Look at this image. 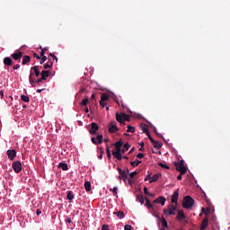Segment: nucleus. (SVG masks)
I'll use <instances>...</instances> for the list:
<instances>
[{"mask_svg": "<svg viewBox=\"0 0 230 230\" xmlns=\"http://www.w3.org/2000/svg\"><path fill=\"white\" fill-rule=\"evenodd\" d=\"M144 193H145V195H148L149 197H154V194H150L148 192V188H146V187L144 188Z\"/></svg>", "mask_w": 230, "mask_h": 230, "instance_id": "nucleus-42", "label": "nucleus"}, {"mask_svg": "<svg viewBox=\"0 0 230 230\" xmlns=\"http://www.w3.org/2000/svg\"><path fill=\"white\" fill-rule=\"evenodd\" d=\"M100 129V126H98L97 123L92 122L91 123V128H89V133L91 136H96V132Z\"/></svg>", "mask_w": 230, "mask_h": 230, "instance_id": "nucleus-6", "label": "nucleus"}, {"mask_svg": "<svg viewBox=\"0 0 230 230\" xmlns=\"http://www.w3.org/2000/svg\"><path fill=\"white\" fill-rule=\"evenodd\" d=\"M174 166L177 172H180L181 175H184L188 169L184 166V160H181L180 163H174Z\"/></svg>", "mask_w": 230, "mask_h": 230, "instance_id": "nucleus-3", "label": "nucleus"}, {"mask_svg": "<svg viewBox=\"0 0 230 230\" xmlns=\"http://www.w3.org/2000/svg\"><path fill=\"white\" fill-rule=\"evenodd\" d=\"M116 119L119 123H120V125H125V120L123 119V113L122 114L116 113Z\"/></svg>", "mask_w": 230, "mask_h": 230, "instance_id": "nucleus-18", "label": "nucleus"}, {"mask_svg": "<svg viewBox=\"0 0 230 230\" xmlns=\"http://www.w3.org/2000/svg\"><path fill=\"white\" fill-rule=\"evenodd\" d=\"M42 91H44V88H43V89H38V90L36 91V93H41Z\"/></svg>", "mask_w": 230, "mask_h": 230, "instance_id": "nucleus-64", "label": "nucleus"}, {"mask_svg": "<svg viewBox=\"0 0 230 230\" xmlns=\"http://www.w3.org/2000/svg\"><path fill=\"white\" fill-rule=\"evenodd\" d=\"M99 159H103V152H102L99 156H98Z\"/></svg>", "mask_w": 230, "mask_h": 230, "instance_id": "nucleus-59", "label": "nucleus"}, {"mask_svg": "<svg viewBox=\"0 0 230 230\" xmlns=\"http://www.w3.org/2000/svg\"><path fill=\"white\" fill-rule=\"evenodd\" d=\"M87 103H89V99L88 98H85L84 99L82 102H81V105L83 107H87Z\"/></svg>", "mask_w": 230, "mask_h": 230, "instance_id": "nucleus-39", "label": "nucleus"}, {"mask_svg": "<svg viewBox=\"0 0 230 230\" xmlns=\"http://www.w3.org/2000/svg\"><path fill=\"white\" fill-rule=\"evenodd\" d=\"M119 129L118 128L116 121H111L109 124V132L110 134H114L118 132Z\"/></svg>", "mask_w": 230, "mask_h": 230, "instance_id": "nucleus-8", "label": "nucleus"}, {"mask_svg": "<svg viewBox=\"0 0 230 230\" xmlns=\"http://www.w3.org/2000/svg\"><path fill=\"white\" fill-rule=\"evenodd\" d=\"M130 164L133 166V168H136V166H139V164H141V161L136 160L134 162H130Z\"/></svg>", "mask_w": 230, "mask_h": 230, "instance_id": "nucleus-34", "label": "nucleus"}, {"mask_svg": "<svg viewBox=\"0 0 230 230\" xmlns=\"http://www.w3.org/2000/svg\"><path fill=\"white\" fill-rule=\"evenodd\" d=\"M194 204L195 199H193V198H191L190 196H185L183 198L182 208H184V209H190L193 207Z\"/></svg>", "mask_w": 230, "mask_h": 230, "instance_id": "nucleus-2", "label": "nucleus"}, {"mask_svg": "<svg viewBox=\"0 0 230 230\" xmlns=\"http://www.w3.org/2000/svg\"><path fill=\"white\" fill-rule=\"evenodd\" d=\"M137 199L138 200V202H140V204H145V198L143 197V195H137Z\"/></svg>", "mask_w": 230, "mask_h": 230, "instance_id": "nucleus-37", "label": "nucleus"}, {"mask_svg": "<svg viewBox=\"0 0 230 230\" xmlns=\"http://www.w3.org/2000/svg\"><path fill=\"white\" fill-rule=\"evenodd\" d=\"M95 141H97L98 145H102L103 143V135H97Z\"/></svg>", "mask_w": 230, "mask_h": 230, "instance_id": "nucleus-29", "label": "nucleus"}, {"mask_svg": "<svg viewBox=\"0 0 230 230\" xmlns=\"http://www.w3.org/2000/svg\"><path fill=\"white\" fill-rule=\"evenodd\" d=\"M127 132H131L132 134H134V132H136V128H134V127L128 125V126Z\"/></svg>", "mask_w": 230, "mask_h": 230, "instance_id": "nucleus-38", "label": "nucleus"}, {"mask_svg": "<svg viewBox=\"0 0 230 230\" xmlns=\"http://www.w3.org/2000/svg\"><path fill=\"white\" fill-rule=\"evenodd\" d=\"M34 72V73H33ZM31 73H33V76H40V69L39 68V66H34L31 68Z\"/></svg>", "mask_w": 230, "mask_h": 230, "instance_id": "nucleus-12", "label": "nucleus"}, {"mask_svg": "<svg viewBox=\"0 0 230 230\" xmlns=\"http://www.w3.org/2000/svg\"><path fill=\"white\" fill-rule=\"evenodd\" d=\"M158 219L162 224L163 229L164 230L168 229V221H166V218L158 217Z\"/></svg>", "mask_w": 230, "mask_h": 230, "instance_id": "nucleus-15", "label": "nucleus"}, {"mask_svg": "<svg viewBox=\"0 0 230 230\" xmlns=\"http://www.w3.org/2000/svg\"><path fill=\"white\" fill-rule=\"evenodd\" d=\"M114 146L116 148V151L114 152H121V146H123V142L119 140L114 144Z\"/></svg>", "mask_w": 230, "mask_h": 230, "instance_id": "nucleus-19", "label": "nucleus"}, {"mask_svg": "<svg viewBox=\"0 0 230 230\" xmlns=\"http://www.w3.org/2000/svg\"><path fill=\"white\" fill-rule=\"evenodd\" d=\"M48 50V48H43L41 49V51H40V57H44V55L46 54V51Z\"/></svg>", "mask_w": 230, "mask_h": 230, "instance_id": "nucleus-46", "label": "nucleus"}, {"mask_svg": "<svg viewBox=\"0 0 230 230\" xmlns=\"http://www.w3.org/2000/svg\"><path fill=\"white\" fill-rule=\"evenodd\" d=\"M155 133L156 134V136L158 137H163V135L161 133L157 132V129H155Z\"/></svg>", "mask_w": 230, "mask_h": 230, "instance_id": "nucleus-57", "label": "nucleus"}, {"mask_svg": "<svg viewBox=\"0 0 230 230\" xmlns=\"http://www.w3.org/2000/svg\"><path fill=\"white\" fill-rule=\"evenodd\" d=\"M158 164L161 166V168H165V170H170V166H168L163 163H159Z\"/></svg>", "mask_w": 230, "mask_h": 230, "instance_id": "nucleus-43", "label": "nucleus"}, {"mask_svg": "<svg viewBox=\"0 0 230 230\" xmlns=\"http://www.w3.org/2000/svg\"><path fill=\"white\" fill-rule=\"evenodd\" d=\"M41 80H47V78L49 76V71L43 70L40 72Z\"/></svg>", "mask_w": 230, "mask_h": 230, "instance_id": "nucleus-20", "label": "nucleus"}, {"mask_svg": "<svg viewBox=\"0 0 230 230\" xmlns=\"http://www.w3.org/2000/svg\"><path fill=\"white\" fill-rule=\"evenodd\" d=\"M148 139L151 141L152 145L155 142V140L154 139V137H152V136H150V133L147 134Z\"/></svg>", "mask_w": 230, "mask_h": 230, "instance_id": "nucleus-48", "label": "nucleus"}, {"mask_svg": "<svg viewBox=\"0 0 230 230\" xmlns=\"http://www.w3.org/2000/svg\"><path fill=\"white\" fill-rule=\"evenodd\" d=\"M201 211H202V213H203L204 215H207V213L209 212V210H208V208H201Z\"/></svg>", "mask_w": 230, "mask_h": 230, "instance_id": "nucleus-52", "label": "nucleus"}, {"mask_svg": "<svg viewBox=\"0 0 230 230\" xmlns=\"http://www.w3.org/2000/svg\"><path fill=\"white\" fill-rule=\"evenodd\" d=\"M208 224H209V221L208 218L203 219V221L201 223V230L206 229V227H208Z\"/></svg>", "mask_w": 230, "mask_h": 230, "instance_id": "nucleus-24", "label": "nucleus"}, {"mask_svg": "<svg viewBox=\"0 0 230 230\" xmlns=\"http://www.w3.org/2000/svg\"><path fill=\"white\" fill-rule=\"evenodd\" d=\"M176 218L180 222H181V220H184V218H186V215H184V210H179Z\"/></svg>", "mask_w": 230, "mask_h": 230, "instance_id": "nucleus-14", "label": "nucleus"}, {"mask_svg": "<svg viewBox=\"0 0 230 230\" xmlns=\"http://www.w3.org/2000/svg\"><path fill=\"white\" fill-rule=\"evenodd\" d=\"M51 67H53V62L49 60V62L44 65V69H51Z\"/></svg>", "mask_w": 230, "mask_h": 230, "instance_id": "nucleus-31", "label": "nucleus"}, {"mask_svg": "<svg viewBox=\"0 0 230 230\" xmlns=\"http://www.w3.org/2000/svg\"><path fill=\"white\" fill-rule=\"evenodd\" d=\"M84 189H85V191H91V181L84 182Z\"/></svg>", "mask_w": 230, "mask_h": 230, "instance_id": "nucleus-32", "label": "nucleus"}, {"mask_svg": "<svg viewBox=\"0 0 230 230\" xmlns=\"http://www.w3.org/2000/svg\"><path fill=\"white\" fill-rule=\"evenodd\" d=\"M4 66H7L10 67V66L13 65V61L12 60V58L7 57V58H4Z\"/></svg>", "mask_w": 230, "mask_h": 230, "instance_id": "nucleus-17", "label": "nucleus"}, {"mask_svg": "<svg viewBox=\"0 0 230 230\" xmlns=\"http://www.w3.org/2000/svg\"><path fill=\"white\" fill-rule=\"evenodd\" d=\"M6 155H8V159H10V161H13V159H15L17 155V151H15L14 149H9L7 150Z\"/></svg>", "mask_w": 230, "mask_h": 230, "instance_id": "nucleus-10", "label": "nucleus"}, {"mask_svg": "<svg viewBox=\"0 0 230 230\" xmlns=\"http://www.w3.org/2000/svg\"><path fill=\"white\" fill-rule=\"evenodd\" d=\"M140 128H141L143 133H144V134H146V136H147V134H150V132L148 131V125H146V124H141V125H140Z\"/></svg>", "mask_w": 230, "mask_h": 230, "instance_id": "nucleus-22", "label": "nucleus"}, {"mask_svg": "<svg viewBox=\"0 0 230 230\" xmlns=\"http://www.w3.org/2000/svg\"><path fill=\"white\" fill-rule=\"evenodd\" d=\"M137 157L138 159H143V158L145 157V155H144L143 153H138L137 155Z\"/></svg>", "mask_w": 230, "mask_h": 230, "instance_id": "nucleus-50", "label": "nucleus"}, {"mask_svg": "<svg viewBox=\"0 0 230 230\" xmlns=\"http://www.w3.org/2000/svg\"><path fill=\"white\" fill-rule=\"evenodd\" d=\"M66 199H67V200H69L70 202H73V199H75V194L73 193L72 190H68V191H67Z\"/></svg>", "mask_w": 230, "mask_h": 230, "instance_id": "nucleus-21", "label": "nucleus"}, {"mask_svg": "<svg viewBox=\"0 0 230 230\" xmlns=\"http://www.w3.org/2000/svg\"><path fill=\"white\" fill-rule=\"evenodd\" d=\"M146 208H147V209H154V205H152L148 198H146Z\"/></svg>", "mask_w": 230, "mask_h": 230, "instance_id": "nucleus-26", "label": "nucleus"}, {"mask_svg": "<svg viewBox=\"0 0 230 230\" xmlns=\"http://www.w3.org/2000/svg\"><path fill=\"white\" fill-rule=\"evenodd\" d=\"M13 170L15 172V173H21V172H22V164H21V162H13Z\"/></svg>", "mask_w": 230, "mask_h": 230, "instance_id": "nucleus-7", "label": "nucleus"}, {"mask_svg": "<svg viewBox=\"0 0 230 230\" xmlns=\"http://www.w3.org/2000/svg\"><path fill=\"white\" fill-rule=\"evenodd\" d=\"M112 192L114 193V197H118V187H114Z\"/></svg>", "mask_w": 230, "mask_h": 230, "instance_id": "nucleus-47", "label": "nucleus"}, {"mask_svg": "<svg viewBox=\"0 0 230 230\" xmlns=\"http://www.w3.org/2000/svg\"><path fill=\"white\" fill-rule=\"evenodd\" d=\"M44 79H42V77H40V79L35 81V78H33V72L30 73L29 75V82L31 85V87H35V84H37L38 85H40V83L43 81Z\"/></svg>", "mask_w": 230, "mask_h": 230, "instance_id": "nucleus-4", "label": "nucleus"}, {"mask_svg": "<svg viewBox=\"0 0 230 230\" xmlns=\"http://www.w3.org/2000/svg\"><path fill=\"white\" fill-rule=\"evenodd\" d=\"M99 103L102 109L106 107V111H109V106H107V102L100 101Z\"/></svg>", "mask_w": 230, "mask_h": 230, "instance_id": "nucleus-40", "label": "nucleus"}, {"mask_svg": "<svg viewBox=\"0 0 230 230\" xmlns=\"http://www.w3.org/2000/svg\"><path fill=\"white\" fill-rule=\"evenodd\" d=\"M91 141H92V143H93V145H98V141H96V137H93L91 138Z\"/></svg>", "mask_w": 230, "mask_h": 230, "instance_id": "nucleus-53", "label": "nucleus"}, {"mask_svg": "<svg viewBox=\"0 0 230 230\" xmlns=\"http://www.w3.org/2000/svg\"><path fill=\"white\" fill-rule=\"evenodd\" d=\"M19 67H21V65L17 64L13 66V69L15 71V70L19 69Z\"/></svg>", "mask_w": 230, "mask_h": 230, "instance_id": "nucleus-56", "label": "nucleus"}, {"mask_svg": "<svg viewBox=\"0 0 230 230\" xmlns=\"http://www.w3.org/2000/svg\"><path fill=\"white\" fill-rule=\"evenodd\" d=\"M114 215H117L119 218H125V214L123 211L114 212Z\"/></svg>", "mask_w": 230, "mask_h": 230, "instance_id": "nucleus-36", "label": "nucleus"}, {"mask_svg": "<svg viewBox=\"0 0 230 230\" xmlns=\"http://www.w3.org/2000/svg\"><path fill=\"white\" fill-rule=\"evenodd\" d=\"M11 57L13 60H16V62H21V58H22V52L21 50H18L12 54Z\"/></svg>", "mask_w": 230, "mask_h": 230, "instance_id": "nucleus-9", "label": "nucleus"}, {"mask_svg": "<svg viewBox=\"0 0 230 230\" xmlns=\"http://www.w3.org/2000/svg\"><path fill=\"white\" fill-rule=\"evenodd\" d=\"M21 100L22 102H25V103H28V102H30V97H28L27 95L22 94Z\"/></svg>", "mask_w": 230, "mask_h": 230, "instance_id": "nucleus-35", "label": "nucleus"}, {"mask_svg": "<svg viewBox=\"0 0 230 230\" xmlns=\"http://www.w3.org/2000/svg\"><path fill=\"white\" fill-rule=\"evenodd\" d=\"M182 175L183 174H181V172H180V175L177 176L178 181H182Z\"/></svg>", "mask_w": 230, "mask_h": 230, "instance_id": "nucleus-58", "label": "nucleus"}, {"mask_svg": "<svg viewBox=\"0 0 230 230\" xmlns=\"http://www.w3.org/2000/svg\"><path fill=\"white\" fill-rule=\"evenodd\" d=\"M136 175H137V172H133L129 174L130 179H134V177H136Z\"/></svg>", "mask_w": 230, "mask_h": 230, "instance_id": "nucleus-49", "label": "nucleus"}, {"mask_svg": "<svg viewBox=\"0 0 230 230\" xmlns=\"http://www.w3.org/2000/svg\"><path fill=\"white\" fill-rule=\"evenodd\" d=\"M122 151L120 152H114L112 151V155H114L115 159H118V161H121L123 159V155Z\"/></svg>", "mask_w": 230, "mask_h": 230, "instance_id": "nucleus-16", "label": "nucleus"}, {"mask_svg": "<svg viewBox=\"0 0 230 230\" xmlns=\"http://www.w3.org/2000/svg\"><path fill=\"white\" fill-rule=\"evenodd\" d=\"M175 211H177V207L173 205H169L166 209H164V215H175Z\"/></svg>", "mask_w": 230, "mask_h": 230, "instance_id": "nucleus-5", "label": "nucleus"}, {"mask_svg": "<svg viewBox=\"0 0 230 230\" xmlns=\"http://www.w3.org/2000/svg\"><path fill=\"white\" fill-rule=\"evenodd\" d=\"M40 213H41L40 209H37L36 215H40Z\"/></svg>", "mask_w": 230, "mask_h": 230, "instance_id": "nucleus-63", "label": "nucleus"}, {"mask_svg": "<svg viewBox=\"0 0 230 230\" xmlns=\"http://www.w3.org/2000/svg\"><path fill=\"white\" fill-rule=\"evenodd\" d=\"M159 177H161V174H159V173L153 175L149 182L150 183L157 182V181L159 180Z\"/></svg>", "mask_w": 230, "mask_h": 230, "instance_id": "nucleus-25", "label": "nucleus"}, {"mask_svg": "<svg viewBox=\"0 0 230 230\" xmlns=\"http://www.w3.org/2000/svg\"><path fill=\"white\" fill-rule=\"evenodd\" d=\"M30 60H31V58H30V56H23L22 62V66H26V64H28Z\"/></svg>", "mask_w": 230, "mask_h": 230, "instance_id": "nucleus-28", "label": "nucleus"}, {"mask_svg": "<svg viewBox=\"0 0 230 230\" xmlns=\"http://www.w3.org/2000/svg\"><path fill=\"white\" fill-rule=\"evenodd\" d=\"M106 154H107L108 159H111V149H109V146L106 148Z\"/></svg>", "mask_w": 230, "mask_h": 230, "instance_id": "nucleus-45", "label": "nucleus"}, {"mask_svg": "<svg viewBox=\"0 0 230 230\" xmlns=\"http://www.w3.org/2000/svg\"><path fill=\"white\" fill-rule=\"evenodd\" d=\"M128 148H130V145H128V143L124 144L123 149L121 150L122 154H125V152H128Z\"/></svg>", "mask_w": 230, "mask_h": 230, "instance_id": "nucleus-33", "label": "nucleus"}, {"mask_svg": "<svg viewBox=\"0 0 230 230\" xmlns=\"http://www.w3.org/2000/svg\"><path fill=\"white\" fill-rule=\"evenodd\" d=\"M58 168H61L63 172H67V170H69V167L66 163H59Z\"/></svg>", "mask_w": 230, "mask_h": 230, "instance_id": "nucleus-23", "label": "nucleus"}, {"mask_svg": "<svg viewBox=\"0 0 230 230\" xmlns=\"http://www.w3.org/2000/svg\"><path fill=\"white\" fill-rule=\"evenodd\" d=\"M33 57H34V58H37V60H40V56H39V54H37V53H33Z\"/></svg>", "mask_w": 230, "mask_h": 230, "instance_id": "nucleus-55", "label": "nucleus"}, {"mask_svg": "<svg viewBox=\"0 0 230 230\" xmlns=\"http://www.w3.org/2000/svg\"><path fill=\"white\" fill-rule=\"evenodd\" d=\"M118 172L119 175L118 176V179L119 181H124V182L128 183L129 186H132L134 184V181L127 176V171L122 170L121 168L118 167Z\"/></svg>", "mask_w": 230, "mask_h": 230, "instance_id": "nucleus-1", "label": "nucleus"}, {"mask_svg": "<svg viewBox=\"0 0 230 230\" xmlns=\"http://www.w3.org/2000/svg\"><path fill=\"white\" fill-rule=\"evenodd\" d=\"M122 116H123V120L124 121H130V116H128L126 113H122Z\"/></svg>", "mask_w": 230, "mask_h": 230, "instance_id": "nucleus-41", "label": "nucleus"}, {"mask_svg": "<svg viewBox=\"0 0 230 230\" xmlns=\"http://www.w3.org/2000/svg\"><path fill=\"white\" fill-rule=\"evenodd\" d=\"M102 230H111V229L109 228V226H107V225H102Z\"/></svg>", "mask_w": 230, "mask_h": 230, "instance_id": "nucleus-54", "label": "nucleus"}, {"mask_svg": "<svg viewBox=\"0 0 230 230\" xmlns=\"http://www.w3.org/2000/svg\"><path fill=\"white\" fill-rule=\"evenodd\" d=\"M124 230H132V226H130V225H126V226H124Z\"/></svg>", "mask_w": 230, "mask_h": 230, "instance_id": "nucleus-51", "label": "nucleus"}, {"mask_svg": "<svg viewBox=\"0 0 230 230\" xmlns=\"http://www.w3.org/2000/svg\"><path fill=\"white\" fill-rule=\"evenodd\" d=\"M0 96H1V98L4 97V93L3 92V90L0 91Z\"/></svg>", "mask_w": 230, "mask_h": 230, "instance_id": "nucleus-60", "label": "nucleus"}, {"mask_svg": "<svg viewBox=\"0 0 230 230\" xmlns=\"http://www.w3.org/2000/svg\"><path fill=\"white\" fill-rule=\"evenodd\" d=\"M150 179H152V177H150V175H148V176H146V178H145V181H150Z\"/></svg>", "mask_w": 230, "mask_h": 230, "instance_id": "nucleus-62", "label": "nucleus"}, {"mask_svg": "<svg viewBox=\"0 0 230 230\" xmlns=\"http://www.w3.org/2000/svg\"><path fill=\"white\" fill-rule=\"evenodd\" d=\"M100 102H109V94L108 93H102Z\"/></svg>", "mask_w": 230, "mask_h": 230, "instance_id": "nucleus-27", "label": "nucleus"}, {"mask_svg": "<svg viewBox=\"0 0 230 230\" xmlns=\"http://www.w3.org/2000/svg\"><path fill=\"white\" fill-rule=\"evenodd\" d=\"M154 204H161V206H164L166 204V199L163 196L158 197L156 199H155Z\"/></svg>", "mask_w": 230, "mask_h": 230, "instance_id": "nucleus-11", "label": "nucleus"}, {"mask_svg": "<svg viewBox=\"0 0 230 230\" xmlns=\"http://www.w3.org/2000/svg\"><path fill=\"white\" fill-rule=\"evenodd\" d=\"M177 200H179V190H175L172 195L171 202L172 204H177Z\"/></svg>", "mask_w": 230, "mask_h": 230, "instance_id": "nucleus-13", "label": "nucleus"}, {"mask_svg": "<svg viewBox=\"0 0 230 230\" xmlns=\"http://www.w3.org/2000/svg\"><path fill=\"white\" fill-rule=\"evenodd\" d=\"M153 146H154L155 148H161V147L163 146V143L155 140V142H153Z\"/></svg>", "mask_w": 230, "mask_h": 230, "instance_id": "nucleus-30", "label": "nucleus"}, {"mask_svg": "<svg viewBox=\"0 0 230 230\" xmlns=\"http://www.w3.org/2000/svg\"><path fill=\"white\" fill-rule=\"evenodd\" d=\"M66 224H71V222H72V221H71V218H69V217L66 218Z\"/></svg>", "mask_w": 230, "mask_h": 230, "instance_id": "nucleus-61", "label": "nucleus"}, {"mask_svg": "<svg viewBox=\"0 0 230 230\" xmlns=\"http://www.w3.org/2000/svg\"><path fill=\"white\" fill-rule=\"evenodd\" d=\"M46 60H48V58L46 56H41V60L40 61V64L42 66V64H44Z\"/></svg>", "mask_w": 230, "mask_h": 230, "instance_id": "nucleus-44", "label": "nucleus"}]
</instances>
